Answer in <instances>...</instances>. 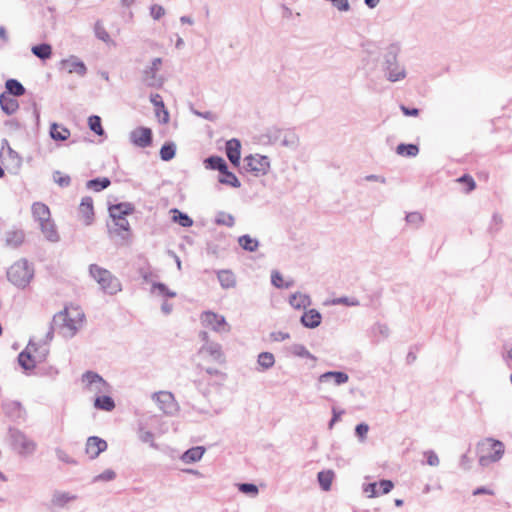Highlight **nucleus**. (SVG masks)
<instances>
[{"mask_svg": "<svg viewBox=\"0 0 512 512\" xmlns=\"http://www.w3.org/2000/svg\"><path fill=\"white\" fill-rule=\"evenodd\" d=\"M85 314L82 308L75 304H69L54 315L53 323L65 336H74L82 328Z\"/></svg>", "mask_w": 512, "mask_h": 512, "instance_id": "1", "label": "nucleus"}, {"mask_svg": "<svg viewBox=\"0 0 512 512\" xmlns=\"http://www.w3.org/2000/svg\"><path fill=\"white\" fill-rule=\"evenodd\" d=\"M199 366L210 375L221 373V367L225 364V356L222 347L218 343H206L198 352Z\"/></svg>", "mask_w": 512, "mask_h": 512, "instance_id": "2", "label": "nucleus"}, {"mask_svg": "<svg viewBox=\"0 0 512 512\" xmlns=\"http://www.w3.org/2000/svg\"><path fill=\"white\" fill-rule=\"evenodd\" d=\"M31 213L44 237L50 242H57L60 236L49 207L42 202H34L31 206Z\"/></svg>", "mask_w": 512, "mask_h": 512, "instance_id": "3", "label": "nucleus"}, {"mask_svg": "<svg viewBox=\"0 0 512 512\" xmlns=\"http://www.w3.org/2000/svg\"><path fill=\"white\" fill-rule=\"evenodd\" d=\"M8 281L19 289L26 288L34 277L33 266L25 259L14 262L7 270Z\"/></svg>", "mask_w": 512, "mask_h": 512, "instance_id": "4", "label": "nucleus"}, {"mask_svg": "<svg viewBox=\"0 0 512 512\" xmlns=\"http://www.w3.org/2000/svg\"><path fill=\"white\" fill-rule=\"evenodd\" d=\"M89 271L104 292L113 295L121 290L120 281L110 271L96 264L90 265Z\"/></svg>", "mask_w": 512, "mask_h": 512, "instance_id": "5", "label": "nucleus"}, {"mask_svg": "<svg viewBox=\"0 0 512 512\" xmlns=\"http://www.w3.org/2000/svg\"><path fill=\"white\" fill-rule=\"evenodd\" d=\"M83 389L91 394L100 395L108 393L109 384L97 373L88 371L82 375Z\"/></svg>", "mask_w": 512, "mask_h": 512, "instance_id": "6", "label": "nucleus"}, {"mask_svg": "<svg viewBox=\"0 0 512 512\" xmlns=\"http://www.w3.org/2000/svg\"><path fill=\"white\" fill-rule=\"evenodd\" d=\"M504 453V445L497 440L487 439L481 444L480 462H495L499 460Z\"/></svg>", "mask_w": 512, "mask_h": 512, "instance_id": "7", "label": "nucleus"}, {"mask_svg": "<svg viewBox=\"0 0 512 512\" xmlns=\"http://www.w3.org/2000/svg\"><path fill=\"white\" fill-rule=\"evenodd\" d=\"M244 162L246 170L255 175H265L270 169L269 159L260 154L246 156Z\"/></svg>", "mask_w": 512, "mask_h": 512, "instance_id": "8", "label": "nucleus"}, {"mask_svg": "<svg viewBox=\"0 0 512 512\" xmlns=\"http://www.w3.org/2000/svg\"><path fill=\"white\" fill-rule=\"evenodd\" d=\"M200 319L204 326L209 327L217 332L229 330V326L226 323L224 316L212 311L203 312Z\"/></svg>", "mask_w": 512, "mask_h": 512, "instance_id": "9", "label": "nucleus"}, {"mask_svg": "<svg viewBox=\"0 0 512 512\" xmlns=\"http://www.w3.org/2000/svg\"><path fill=\"white\" fill-rule=\"evenodd\" d=\"M78 220L88 226L94 221V205L91 197H84L77 209Z\"/></svg>", "mask_w": 512, "mask_h": 512, "instance_id": "10", "label": "nucleus"}, {"mask_svg": "<svg viewBox=\"0 0 512 512\" xmlns=\"http://www.w3.org/2000/svg\"><path fill=\"white\" fill-rule=\"evenodd\" d=\"M153 399L156 401L160 410L164 413H172L176 410V401L171 392L159 391L153 395Z\"/></svg>", "mask_w": 512, "mask_h": 512, "instance_id": "11", "label": "nucleus"}, {"mask_svg": "<svg viewBox=\"0 0 512 512\" xmlns=\"http://www.w3.org/2000/svg\"><path fill=\"white\" fill-rule=\"evenodd\" d=\"M107 447L108 445L105 440L97 436H91L86 441L85 453L90 459H95L104 452Z\"/></svg>", "mask_w": 512, "mask_h": 512, "instance_id": "12", "label": "nucleus"}, {"mask_svg": "<svg viewBox=\"0 0 512 512\" xmlns=\"http://www.w3.org/2000/svg\"><path fill=\"white\" fill-rule=\"evenodd\" d=\"M130 140L135 146L148 147L152 143V131L150 128L138 127L131 132Z\"/></svg>", "mask_w": 512, "mask_h": 512, "instance_id": "13", "label": "nucleus"}, {"mask_svg": "<svg viewBox=\"0 0 512 512\" xmlns=\"http://www.w3.org/2000/svg\"><path fill=\"white\" fill-rule=\"evenodd\" d=\"M36 351V346L34 344H28L24 351H22L18 356L19 364L25 369L30 370L35 368L37 360L34 355Z\"/></svg>", "mask_w": 512, "mask_h": 512, "instance_id": "14", "label": "nucleus"}, {"mask_svg": "<svg viewBox=\"0 0 512 512\" xmlns=\"http://www.w3.org/2000/svg\"><path fill=\"white\" fill-rule=\"evenodd\" d=\"M14 445L17 451L22 455L32 454L36 450V443L23 434L15 436Z\"/></svg>", "mask_w": 512, "mask_h": 512, "instance_id": "15", "label": "nucleus"}, {"mask_svg": "<svg viewBox=\"0 0 512 512\" xmlns=\"http://www.w3.org/2000/svg\"><path fill=\"white\" fill-rule=\"evenodd\" d=\"M226 154L230 162L238 167L241 158V143L237 139H231L226 143Z\"/></svg>", "mask_w": 512, "mask_h": 512, "instance_id": "16", "label": "nucleus"}, {"mask_svg": "<svg viewBox=\"0 0 512 512\" xmlns=\"http://www.w3.org/2000/svg\"><path fill=\"white\" fill-rule=\"evenodd\" d=\"M150 101L155 107V114L158 120L164 124L169 122V113L165 108V105L162 101V97L159 94H152L150 96Z\"/></svg>", "mask_w": 512, "mask_h": 512, "instance_id": "17", "label": "nucleus"}, {"mask_svg": "<svg viewBox=\"0 0 512 512\" xmlns=\"http://www.w3.org/2000/svg\"><path fill=\"white\" fill-rule=\"evenodd\" d=\"M321 319V314L317 310L310 309L302 315L301 322L305 327L315 328L320 325Z\"/></svg>", "mask_w": 512, "mask_h": 512, "instance_id": "18", "label": "nucleus"}, {"mask_svg": "<svg viewBox=\"0 0 512 512\" xmlns=\"http://www.w3.org/2000/svg\"><path fill=\"white\" fill-rule=\"evenodd\" d=\"M0 105L2 110L8 115L15 113L19 108L18 101L6 93L0 95Z\"/></svg>", "mask_w": 512, "mask_h": 512, "instance_id": "19", "label": "nucleus"}, {"mask_svg": "<svg viewBox=\"0 0 512 512\" xmlns=\"http://www.w3.org/2000/svg\"><path fill=\"white\" fill-rule=\"evenodd\" d=\"M70 130L60 124L52 123L50 126V136L55 141H65L70 137Z\"/></svg>", "mask_w": 512, "mask_h": 512, "instance_id": "20", "label": "nucleus"}, {"mask_svg": "<svg viewBox=\"0 0 512 512\" xmlns=\"http://www.w3.org/2000/svg\"><path fill=\"white\" fill-rule=\"evenodd\" d=\"M94 407L99 410H104L107 412L112 411L115 408L114 400L105 394L97 395L94 400Z\"/></svg>", "mask_w": 512, "mask_h": 512, "instance_id": "21", "label": "nucleus"}, {"mask_svg": "<svg viewBox=\"0 0 512 512\" xmlns=\"http://www.w3.org/2000/svg\"><path fill=\"white\" fill-rule=\"evenodd\" d=\"M134 208L130 204L126 203H120L117 205H113L109 208L110 216L113 218V220H116L117 218L125 217L128 214H131L133 212Z\"/></svg>", "mask_w": 512, "mask_h": 512, "instance_id": "22", "label": "nucleus"}, {"mask_svg": "<svg viewBox=\"0 0 512 512\" xmlns=\"http://www.w3.org/2000/svg\"><path fill=\"white\" fill-rule=\"evenodd\" d=\"M218 279L223 288L229 289L236 285V277L230 270H221L218 272Z\"/></svg>", "mask_w": 512, "mask_h": 512, "instance_id": "23", "label": "nucleus"}, {"mask_svg": "<svg viewBox=\"0 0 512 512\" xmlns=\"http://www.w3.org/2000/svg\"><path fill=\"white\" fill-rule=\"evenodd\" d=\"M289 302L295 309H302L310 305V298L306 294L298 292L291 295Z\"/></svg>", "mask_w": 512, "mask_h": 512, "instance_id": "24", "label": "nucleus"}, {"mask_svg": "<svg viewBox=\"0 0 512 512\" xmlns=\"http://www.w3.org/2000/svg\"><path fill=\"white\" fill-rule=\"evenodd\" d=\"M204 448L203 447H193L189 450H187L183 455H182V460L185 462V463H192V462H196L198 460H200L204 454Z\"/></svg>", "mask_w": 512, "mask_h": 512, "instance_id": "25", "label": "nucleus"}, {"mask_svg": "<svg viewBox=\"0 0 512 512\" xmlns=\"http://www.w3.org/2000/svg\"><path fill=\"white\" fill-rule=\"evenodd\" d=\"M328 379H333L335 384L341 385L343 383H346L349 378H348V375L344 372H334V371L326 372V373L322 374L319 378V380L321 382L328 380Z\"/></svg>", "mask_w": 512, "mask_h": 512, "instance_id": "26", "label": "nucleus"}, {"mask_svg": "<svg viewBox=\"0 0 512 512\" xmlns=\"http://www.w3.org/2000/svg\"><path fill=\"white\" fill-rule=\"evenodd\" d=\"M221 176L219 177V182L225 185H229L235 188L240 187V181L236 177V175L226 168L224 171H221Z\"/></svg>", "mask_w": 512, "mask_h": 512, "instance_id": "27", "label": "nucleus"}, {"mask_svg": "<svg viewBox=\"0 0 512 512\" xmlns=\"http://www.w3.org/2000/svg\"><path fill=\"white\" fill-rule=\"evenodd\" d=\"M5 87L10 96H22L25 93L23 85L15 79L7 80Z\"/></svg>", "mask_w": 512, "mask_h": 512, "instance_id": "28", "label": "nucleus"}, {"mask_svg": "<svg viewBox=\"0 0 512 512\" xmlns=\"http://www.w3.org/2000/svg\"><path fill=\"white\" fill-rule=\"evenodd\" d=\"M333 479H334V472L331 470L321 471L318 473V481H319L321 488L324 491L330 490Z\"/></svg>", "mask_w": 512, "mask_h": 512, "instance_id": "29", "label": "nucleus"}, {"mask_svg": "<svg viewBox=\"0 0 512 512\" xmlns=\"http://www.w3.org/2000/svg\"><path fill=\"white\" fill-rule=\"evenodd\" d=\"M206 167L218 170L219 172L224 171L227 168V164L222 157L212 156L205 160Z\"/></svg>", "mask_w": 512, "mask_h": 512, "instance_id": "30", "label": "nucleus"}, {"mask_svg": "<svg viewBox=\"0 0 512 512\" xmlns=\"http://www.w3.org/2000/svg\"><path fill=\"white\" fill-rule=\"evenodd\" d=\"M74 499L75 496H72L67 492H55L52 498V504L57 507H63Z\"/></svg>", "mask_w": 512, "mask_h": 512, "instance_id": "31", "label": "nucleus"}, {"mask_svg": "<svg viewBox=\"0 0 512 512\" xmlns=\"http://www.w3.org/2000/svg\"><path fill=\"white\" fill-rule=\"evenodd\" d=\"M32 53L40 59H48L52 55V48L49 44H40L32 47Z\"/></svg>", "mask_w": 512, "mask_h": 512, "instance_id": "32", "label": "nucleus"}, {"mask_svg": "<svg viewBox=\"0 0 512 512\" xmlns=\"http://www.w3.org/2000/svg\"><path fill=\"white\" fill-rule=\"evenodd\" d=\"M240 246L247 251H255L258 247V242L256 239L251 238L249 235H244L239 238Z\"/></svg>", "mask_w": 512, "mask_h": 512, "instance_id": "33", "label": "nucleus"}, {"mask_svg": "<svg viewBox=\"0 0 512 512\" xmlns=\"http://www.w3.org/2000/svg\"><path fill=\"white\" fill-rule=\"evenodd\" d=\"M419 148L414 144H400L397 147V153L401 156H416Z\"/></svg>", "mask_w": 512, "mask_h": 512, "instance_id": "34", "label": "nucleus"}, {"mask_svg": "<svg viewBox=\"0 0 512 512\" xmlns=\"http://www.w3.org/2000/svg\"><path fill=\"white\" fill-rule=\"evenodd\" d=\"M171 212L173 213V220L175 222H178L183 227L192 226L193 221L188 215L183 214L178 209H173Z\"/></svg>", "mask_w": 512, "mask_h": 512, "instance_id": "35", "label": "nucleus"}, {"mask_svg": "<svg viewBox=\"0 0 512 512\" xmlns=\"http://www.w3.org/2000/svg\"><path fill=\"white\" fill-rule=\"evenodd\" d=\"M109 185L110 180L108 178L93 179L87 182V188L95 191H101L107 188Z\"/></svg>", "mask_w": 512, "mask_h": 512, "instance_id": "36", "label": "nucleus"}, {"mask_svg": "<svg viewBox=\"0 0 512 512\" xmlns=\"http://www.w3.org/2000/svg\"><path fill=\"white\" fill-rule=\"evenodd\" d=\"M258 363L264 369H268V368L272 367L275 363L274 355L269 352H262L258 356Z\"/></svg>", "mask_w": 512, "mask_h": 512, "instance_id": "37", "label": "nucleus"}, {"mask_svg": "<svg viewBox=\"0 0 512 512\" xmlns=\"http://www.w3.org/2000/svg\"><path fill=\"white\" fill-rule=\"evenodd\" d=\"M88 125H89V128L93 132H95L97 135L101 136L104 134V130H103L102 124H101V118L99 116H96V115L90 116L88 119Z\"/></svg>", "mask_w": 512, "mask_h": 512, "instance_id": "38", "label": "nucleus"}, {"mask_svg": "<svg viewBox=\"0 0 512 512\" xmlns=\"http://www.w3.org/2000/svg\"><path fill=\"white\" fill-rule=\"evenodd\" d=\"M456 181L458 183L464 185L465 193H470L471 191H473L476 188V183H475L474 179L468 174L463 175L462 177L458 178Z\"/></svg>", "mask_w": 512, "mask_h": 512, "instance_id": "39", "label": "nucleus"}, {"mask_svg": "<svg viewBox=\"0 0 512 512\" xmlns=\"http://www.w3.org/2000/svg\"><path fill=\"white\" fill-rule=\"evenodd\" d=\"M161 159L169 161L175 156V146L173 144H164L160 149Z\"/></svg>", "mask_w": 512, "mask_h": 512, "instance_id": "40", "label": "nucleus"}, {"mask_svg": "<svg viewBox=\"0 0 512 512\" xmlns=\"http://www.w3.org/2000/svg\"><path fill=\"white\" fill-rule=\"evenodd\" d=\"M94 30H95V34H96V36H97L100 40H102V41H104V42H110V40H111V39H110V35H109V33L107 32V30L105 29V27L103 26V24H101V23H99V22H98V23H96V24H95V29H94Z\"/></svg>", "mask_w": 512, "mask_h": 512, "instance_id": "41", "label": "nucleus"}, {"mask_svg": "<svg viewBox=\"0 0 512 512\" xmlns=\"http://www.w3.org/2000/svg\"><path fill=\"white\" fill-rule=\"evenodd\" d=\"M53 179L54 181L61 187H66L70 184V177L66 174H63L59 171H56L54 174H53Z\"/></svg>", "mask_w": 512, "mask_h": 512, "instance_id": "42", "label": "nucleus"}, {"mask_svg": "<svg viewBox=\"0 0 512 512\" xmlns=\"http://www.w3.org/2000/svg\"><path fill=\"white\" fill-rule=\"evenodd\" d=\"M271 281L273 285L276 286L277 288H287L289 286V284L284 281L282 274L277 271L272 273Z\"/></svg>", "mask_w": 512, "mask_h": 512, "instance_id": "43", "label": "nucleus"}, {"mask_svg": "<svg viewBox=\"0 0 512 512\" xmlns=\"http://www.w3.org/2000/svg\"><path fill=\"white\" fill-rule=\"evenodd\" d=\"M238 488L245 494H250L252 496H256L258 494V488L254 484L242 483L238 485Z\"/></svg>", "mask_w": 512, "mask_h": 512, "instance_id": "44", "label": "nucleus"}, {"mask_svg": "<svg viewBox=\"0 0 512 512\" xmlns=\"http://www.w3.org/2000/svg\"><path fill=\"white\" fill-rule=\"evenodd\" d=\"M368 431H369V427L367 424H364V423L358 424L355 429L356 435L361 440H364L366 438Z\"/></svg>", "mask_w": 512, "mask_h": 512, "instance_id": "45", "label": "nucleus"}, {"mask_svg": "<svg viewBox=\"0 0 512 512\" xmlns=\"http://www.w3.org/2000/svg\"><path fill=\"white\" fill-rule=\"evenodd\" d=\"M116 477V474L113 470L108 469L103 473L99 474L95 479L99 481H111Z\"/></svg>", "mask_w": 512, "mask_h": 512, "instance_id": "46", "label": "nucleus"}, {"mask_svg": "<svg viewBox=\"0 0 512 512\" xmlns=\"http://www.w3.org/2000/svg\"><path fill=\"white\" fill-rule=\"evenodd\" d=\"M150 13H151V16H152L155 20H158V19H160V18L164 15L165 10H164V8H163L162 6H160V5H153V6L151 7V11H150Z\"/></svg>", "mask_w": 512, "mask_h": 512, "instance_id": "47", "label": "nucleus"}, {"mask_svg": "<svg viewBox=\"0 0 512 512\" xmlns=\"http://www.w3.org/2000/svg\"><path fill=\"white\" fill-rule=\"evenodd\" d=\"M379 486H380V488L382 490V493L383 494H387V493H389L393 489L394 484L390 480H381L379 482Z\"/></svg>", "mask_w": 512, "mask_h": 512, "instance_id": "48", "label": "nucleus"}, {"mask_svg": "<svg viewBox=\"0 0 512 512\" xmlns=\"http://www.w3.org/2000/svg\"><path fill=\"white\" fill-rule=\"evenodd\" d=\"M425 455H426V458H427V463L430 466H437L439 464V462H440L439 458H438V456L434 452L429 451Z\"/></svg>", "mask_w": 512, "mask_h": 512, "instance_id": "49", "label": "nucleus"}, {"mask_svg": "<svg viewBox=\"0 0 512 512\" xmlns=\"http://www.w3.org/2000/svg\"><path fill=\"white\" fill-rule=\"evenodd\" d=\"M115 225L119 227L120 230L128 231L129 230V222L125 219V217L117 218L114 220Z\"/></svg>", "mask_w": 512, "mask_h": 512, "instance_id": "50", "label": "nucleus"}, {"mask_svg": "<svg viewBox=\"0 0 512 512\" xmlns=\"http://www.w3.org/2000/svg\"><path fill=\"white\" fill-rule=\"evenodd\" d=\"M377 485H378L377 483H370L366 486L364 491L368 494L369 497L373 498L378 495V493L376 491Z\"/></svg>", "mask_w": 512, "mask_h": 512, "instance_id": "51", "label": "nucleus"}, {"mask_svg": "<svg viewBox=\"0 0 512 512\" xmlns=\"http://www.w3.org/2000/svg\"><path fill=\"white\" fill-rule=\"evenodd\" d=\"M405 77L404 70H400L399 72H390L389 73V80L392 82L398 81L400 79H403Z\"/></svg>", "mask_w": 512, "mask_h": 512, "instance_id": "52", "label": "nucleus"}, {"mask_svg": "<svg viewBox=\"0 0 512 512\" xmlns=\"http://www.w3.org/2000/svg\"><path fill=\"white\" fill-rule=\"evenodd\" d=\"M401 110L406 116H417L419 114V110L416 108L409 109L405 106H401Z\"/></svg>", "mask_w": 512, "mask_h": 512, "instance_id": "53", "label": "nucleus"}, {"mask_svg": "<svg viewBox=\"0 0 512 512\" xmlns=\"http://www.w3.org/2000/svg\"><path fill=\"white\" fill-rule=\"evenodd\" d=\"M480 494L494 495V491L492 489L487 488H477L473 491V495L475 496Z\"/></svg>", "mask_w": 512, "mask_h": 512, "instance_id": "54", "label": "nucleus"}, {"mask_svg": "<svg viewBox=\"0 0 512 512\" xmlns=\"http://www.w3.org/2000/svg\"><path fill=\"white\" fill-rule=\"evenodd\" d=\"M417 220H421V215H419L418 213H411L407 215V221L415 222Z\"/></svg>", "mask_w": 512, "mask_h": 512, "instance_id": "55", "label": "nucleus"}, {"mask_svg": "<svg viewBox=\"0 0 512 512\" xmlns=\"http://www.w3.org/2000/svg\"><path fill=\"white\" fill-rule=\"evenodd\" d=\"M334 302L335 303H343V304H346V305H356V304H358L357 301L348 302V300L346 298H340V299L335 300Z\"/></svg>", "mask_w": 512, "mask_h": 512, "instance_id": "56", "label": "nucleus"}, {"mask_svg": "<svg viewBox=\"0 0 512 512\" xmlns=\"http://www.w3.org/2000/svg\"><path fill=\"white\" fill-rule=\"evenodd\" d=\"M379 3V0H365V4L370 7V8H374L378 5Z\"/></svg>", "mask_w": 512, "mask_h": 512, "instance_id": "57", "label": "nucleus"}, {"mask_svg": "<svg viewBox=\"0 0 512 512\" xmlns=\"http://www.w3.org/2000/svg\"><path fill=\"white\" fill-rule=\"evenodd\" d=\"M0 38L3 40V41H7L8 37H7V31L4 27H0Z\"/></svg>", "mask_w": 512, "mask_h": 512, "instance_id": "58", "label": "nucleus"}, {"mask_svg": "<svg viewBox=\"0 0 512 512\" xmlns=\"http://www.w3.org/2000/svg\"><path fill=\"white\" fill-rule=\"evenodd\" d=\"M154 289H157L160 293H164L166 290V287L163 284H156V285H154Z\"/></svg>", "mask_w": 512, "mask_h": 512, "instance_id": "59", "label": "nucleus"}, {"mask_svg": "<svg viewBox=\"0 0 512 512\" xmlns=\"http://www.w3.org/2000/svg\"><path fill=\"white\" fill-rule=\"evenodd\" d=\"M339 417H340V415L334 411V416L330 422V427H332L333 424L339 420Z\"/></svg>", "mask_w": 512, "mask_h": 512, "instance_id": "60", "label": "nucleus"}, {"mask_svg": "<svg viewBox=\"0 0 512 512\" xmlns=\"http://www.w3.org/2000/svg\"><path fill=\"white\" fill-rule=\"evenodd\" d=\"M77 67L79 68L80 72H84L85 71V66H84L83 63H77Z\"/></svg>", "mask_w": 512, "mask_h": 512, "instance_id": "61", "label": "nucleus"}, {"mask_svg": "<svg viewBox=\"0 0 512 512\" xmlns=\"http://www.w3.org/2000/svg\"><path fill=\"white\" fill-rule=\"evenodd\" d=\"M395 505H396V506H398V507L402 506V505H403V500H401V499H396V500H395Z\"/></svg>", "mask_w": 512, "mask_h": 512, "instance_id": "62", "label": "nucleus"}, {"mask_svg": "<svg viewBox=\"0 0 512 512\" xmlns=\"http://www.w3.org/2000/svg\"><path fill=\"white\" fill-rule=\"evenodd\" d=\"M508 357L512 360V348L508 351Z\"/></svg>", "mask_w": 512, "mask_h": 512, "instance_id": "63", "label": "nucleus"}, {"mask_svg": "<svg viewBox=\"0 0 512 512\" xmlns=\"http://www.w3.org/2000/svg\"><path fill=\"white\" fill-rule=\"evenodd\" d=\"M203 339L206 340L208 338V334L206 332L202 333Z\"/></svg>", "mask_w": 512, "mask_h": 512, "instance_id": "64", "label": "nucleus"}]
</instances>
